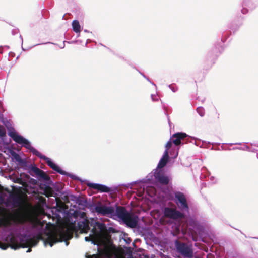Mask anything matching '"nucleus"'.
I'll return each instance as SVG.
<instances>
[{"label": "nucleus", "mask_w": 258, "mask_h": 258, "mask_svg": "<svg viewBox=\"0 0 258 258\" xmlns=\"http://www.w3.org/2000/svg\"><path fill=\"white\" fill-rule=\"evenodd\" d=\"M168 87L171 89L173 92H175L177 91V89H175L172 87L171 85H169Z\"/></svg>", "instance_id": "79ce46f5"}, {"label": "nucleus", "mask_w": 258, "mask_h": 258, "mask_svg": "<svg viewBox=\"0 0 258 258\" xmlns=\"http://www.w3.org/2000/svg\"><path fill=\"white\" fill-rule=\"evenodd\" d=\"M221 149L222 150H231V149L230 148H224L223 145L221 146Z\"/></svg>", "instance_id": "49530a36"}, {"label": "nucleus", "mask_w": 258, "mask_h": 258, "mask_svg": "<svg viewBox=\"0 0 258 258\" xmlns=\"http://www.w3.org/2000/svg\"><path fill=\"white\" fill-rule=\"evenodd\" d=\"M153 177L154 174H153L152 173H150L146 177V178H143L142 180H139L135 181H133L132 182H131L130 183L123 185L127 188H131V185H133L139 183L152 184L154 182Z\"/></svg>", "instance_id": "f3484780"}, {"label": "nucleus", "mask_w": 258, "mask_h": 258, "mask_svg": "<svg viewBox=\"0 0 258 258\" xmlns=\"http://www.w3.org/2000/svg\"><path fill=\"white\" fill-rule=\"evenodd\" d=\"M82 184L85 183L87 186L90 189H94L98 191L99 192L111 194L115 191H117V187H115L114 189H112L111 187H109L105 185L90 182L87 180H83L81 178V181H79Z\"/></svg>", "instance_id": "9d476101"}, {"label": "nucleus", "mask_w": 258, "mask_h": 258, "mask_svg": "<svg viewBox=\"0 0 258 258\" xmlns=\"http://www.w3.org/2000/svg\"><path fill=\"white\" fill-rule=\"evenodd\" d=\"M120 238L123 239L127 244H129L132 241V239L128 237V234L125 232H123L121 234Z\"/></svg>", "instance_id": "393cba45"}, {"label": "nucleus", "mask_w": 258, "mask_h": 258, "mask_svg": "<svg viewBox=\"0 0 258 258\" xmlns=\"http://www.w3.org/2000/svg\"><path fill=\"white\" fill-rule=\"evenodd\" d=\"M174 202L179 210L183 213L189 212V207L185 195L180 191L174 192Z\"/></svg>", "instance_id": "1a4fd4ad"}, {"label": "nucleus", "mask_w": 258, "mask_h": 258, "mask_svg": "<svg viewBox=\"0 0 258 258\" xmlns=\"http://www.w3.org/2000/svg\"><path fill=\"white\" fill-rule=\"evenodd\" d=\"M108 232L111 233H115L118 232L119 231L113 226H109L107 228Z\"/></svg>", "instance_id": "cd10ccee"}, {"label": "nucleus", "mask_w": 258, "mask_h": 258, "mask_svg": "<svg viewBox=\"0 0 258 258\" xmlns=\"http://www.w3.org/2000/svg\"><path fill=\"white\" fill-rule=\"evenodd\" d=\"M49 43H51L50 42H46V43H39V44H35L34 45H33L32 47H31L30 48H32L35 46H38V45H43V44H49ZM52 44H53L52 43H51Z\"/></svg>", "instance_id": "ea45409f"}, {"label": "nucleus", "mask_w": 258, "mask_h": 258, "mask_svg": "<svg viewBox=\"0 0 258 258\" xmlns=\"http://www.w3.org/2000/svg\"><path fill=\"white\" fill-rule=\"evenodd\" d=\"M186 137L189 138L190 136L183 132H179L174 134L166 144L165 149L169 150L171 147L172 144H174L175 147L178 150L179 147L184 144V140Z\"/></svg>", "instance_id": "6e6552de"}, {"label": "nucleus", "mask_w": 258, "mask_h": 258, "mask_svg": "<svg viewBox=\"0 0 258 258\" xmlns=\"http://www.w3.org/2000/svg\"><path fill=\"white\" fill-rule=\"evenodd\" d=\"M4 123L8 129V135L16 144L20 145L21 147H24L29 150L33 155L36 156L40 159L44 160L47 165L56 172L60 175L69 177L72 179L81 181V178L79 177L63 170L60 167L56 164L51 159L42 154L37 150L34 148L32 146L31 142L28 139L21 135L13 127L11 126V124L9 121H7V123L4 122Z\"/></svg>", "instance_id": "f257e3e1"}, {"label": "nucleus", "mask_w": 258, "mask_h": 258, "mask_svg": "<svg viewBox=\"0 0 258 258\" xmlns=\"http://www.w3.org/2000/svg\"><path fill=\"white\" fill-rule=\"evenodd\" d=\"M67 42L68 43H78V42L81 43L82 41L80 40H78L72 41L71 42Z\"/></svg>", "instance_id": "37998d69"}, {"label": "nucleus", "mask_w": 258, "mask_h": 258, "mask_svg": "<svg viewBox=\"0 0 258 258\" xmlns=\"http://www.w3.org/2000/svg\"><path fill=\"white\" fill-rule=\"evenodd\" d=\"M196 111L200 116L203 117L205 115V109L203 107H197Z\"/></svg>", "instance_id": "bb28decb"}, {"label": "nucleus", "mask_w": 258, "mask_h": 258, "mask_svg": "<svg viewBox=\"0 0 258 258\" xmlns=\"http://www.w3.org/2000/svg\"><path fill=\"white\" fill-rule=\"evenodd\" d=\"M44 172V171L39 169L35 163H33L27 171L29 175L33 177L36 178L37 179H38Z\"/></svg>", "instance_id": "6ab92c4d"}, {"label": "nucleus", "mask_w": 258, "mask_h": 258, "mask_svg": "<svg viewBox=\"0 0 258 258\" xmlns=\"http://www.w3.org/2000/svg\"><path fill=\"white\" fill-rule=\"evenodd\" d=\"M151 97L152 100L153 101H157L158 100V98L156 97L155 95L151 94Z\"/></svg>", "instance_id": "e433bc0d"}, {"label": "nucleus", "mask_w": 258, "mask_h": 258, "mask_svg": "<svg viewBox=\"0 0 258 258\" xmlns=\"http://www.w3.org/2000/svg\"><path fill=\"white\" fill-rule=\"evenodd\" d=\"M0 248L3 250H6L7 249L8 246H1Z\"/></svg>", "instance_id": "de8ad7c7"}, {"label": "nucleus", "mask_w": 258, "mask_h": 258, "mask_svg": "<svg viewBox=\"0 0 258 258\" xmlns=\"http://www.w3.org/2000/svg\"><path fill=\"white\" fill-rule=\"evenodd\" d=\"M145 240H146V244L151 247H153L152 242L157 245L160 243V240L152 232H149L148 235L145 237Z\"/></svg>", "instance_id": "aec40b11"}, {"label": "nucleus", "mask_w": 258, "mask_h": 258, "mask_svg": "<svg viewBox=\"0 0 258 258\" xmlns=\"http://www.w3.org/2000/svg\"><path fill=\"white\" fill-rule=\"evenodd\" d=\"M162 211L165 217L175 222H178L180 218L185 216V213L182 211L168 207H162Z\"/></svg>", "instance_id": "9b49d317"}, {"label": "nucleus", "mask_w": 258, "mask_h": 258, "mask_svg": "<svg viewBox=\"0 0 258 258\" xmlns=\"http://www.w3.org/2000/svg\"><path fill=\"white\" fill-rule=\"evenodd\" d=\"M240 149L239 150H246V151H250V147L246 145H244L243 147H239Z\"/></svg>", "instance_id": "72a5a7b5"}, {"label": "nucleus", "mask_w": 258, "mask_h": 258, "mask_svg": "<svg viewBox=\"0 0 258 258\" xmlns=\"http://www.w3.org/2000/svg\"><path fill=\"white\" fill-rule=\"evenodd\" d=\"M224 40L223 38L218 40L214 45L213 48L208 53L206 60L211 64H214L217 57L224 50Z\"/></svg>", "instance_id": "0eeeda50"}, {"label": "nucleus", "mask_w": 258, "mask_h": 258, "mask_svg": "<svg viewBox=\"0 0 258 258\" xmlns=\"http://www.w3.org/2000/svg\"><path fill=\"white\" fill-rule=\"evenodd\" d=\"M176 252L184 258H192L194 251L192 246L185 242L176 239L174 242Z\"/></svg>", "instance_id": "423d86ee"}, {"label": "nucleus", "mask_w": 258, "mask_h": 258, "mask_svg": "<svg viewBox=\"0 0 258 258\" xmlns=\"http://www.w3.org/2000/svg\"><path fill=\"white\" fill-rule=\"evenodd\" d=\"M0 107L1 108L3 109V104L2 102L0 101Z\"/></svg>", "instance_id": "bf43d9fd"}, {"label": "nucleus", "mask_w": 258, "mask_h": 258, "mask_svg": "<svg viewBox=\"0 0 258 258\" xmlns=\"http://www.w3.org/2000/svg\"><path fill=\"white\" fill-rule=\"evenodd\" d=\"M84 31L85 32H86V33H89V32H89L88 30H87V29H85V30H84Z\"/></svg>", "instance_id": "680f3d73"}, {"label": "nucleus", "mask_w": 258, "mask_h": 258, "mask_svg": "<svg viewBox=\"0 0 258 258\" xmlns=\"http://www.w3.org/2000/svg\"><path fill=\"white\" fill-rule=\"evenodd\" d=\"M224 144H226V143H223L222 145H224ZM228 145H240L241 143H229L228 144Z\"/></svg>", "instance_id": "a18cd8bd"}, {"label": "nucleus", "mask_w": 258, "mask_h": 258, "mask_svg": "<svg viewBox=\"0 0 258 258\" xmlns=\"http://www.w3.org/2000/svg\"><path fill=\"white\" fill-rule=\"evenodd\" d=\"M22 49L23 51H26V50L23 48V47L22 46Z\"/></svg>", "instance_id": "338daca9"}, {"label": "nucleus", "mask_w": 258, "mask_h": 258, "mask_svg": "<svg viewBox=\"0 0 258 258\" xmlns=\"http://www.w3.org/2000/svg\"><path fill=\"white\" fill-rule=\"evenodd\" d=\"M37 180L40 182V186L45 190L52 188V186L54 185V182L46 174L45 172L41 175Z\"/></svg>", "instance_id": "ddd939ff"}, {"label": "nucleus", "mask_w": 258, "mask_h": 258, "mask_svg": "<svg viewBox=\"0 0 258 258\" xmlns=\"http://www.w3.org/2000/svg\"><path fill=\"white\" fill-rule=\"evenodd\" d=\"M169 161V160L167 159L161 158L156 168L162 169V168L164 167L166 165Z\"/></svg>", "instance_id": "b1692460"}, {"label": "nucleus", "mask_w": 258, "mask_h": 258, "mask_svg": "<svg viewBox=\"0 0 258 258\" xmlns=\"http://www.w3.org/2000/svg\"><path fill=\"white\" fill-rule=\"evenodd\" d=\"M216 117H217V118L218 119L219 118V116H220V114L219 113H218L217 111L216 112Z\"/></svg>", "instance_id": "8fccbe9b"}, {"label": "nucleus", "mask_w": 258, "mask_h": 258, "mask_svg": "<svg viewBox=\"0 0 258 258\" xmlns=\"http://www.w3.org/2000/svg\"><path fill=\"white\" fill-rule=\"evenodd\" d=\"M10 179L14 183H18L19 179L17 177H13L12 176H9Z\"/></svg>", "instance_id": "f704fd0d"}, {"label": "nucleus", "mask_w": 258, "mask_h": 258, "mask_svg": "<svg viewBox=\"0 0 258 258\" xmlns=\"http://www.w3.org/2000/svg\"><path fill=\"white\" fill-rule=\"evenodd\" d=\"M177 156H178V152H176V155L173 157V158H175L177 157Z\"/></svg>", "instance_id": "052dcab7"}, {"label": "nucleus", "mask_w": 258, "mask_h": 258, "mask_svg": "<svg viewBox=\"0 0 258 258\" xmlns=\"http://www.w3.org/2000/svg\"><path fill=\"white\" fill-rule=\"evenodd\" d=\"M187 224L192 230L202 232L204 230V226L200 223L195 218L190 217L187 221Z\"/></svg>", "instance_id": "dca6fc26"}, {"label": "nucleus", "mask_w": 258, "mask_h": 258, "mask_svg": "<svg viewBox=\"0 0 258 258\" xmlns=\"http://www.w3.org/2000/svg\"><path fill=\"white\" fill-rule=\"evenodd\" d=\"M52 188L54 189V194L56 196H61L64 194L63 189L59 186L56 185V183H54V185L52 186Z\"/></svg>", "instance_id": "5701e85b"}, {"label": "nucleus", "mask_w": 258, "mask_h": 258, "mask_svg": "<svg viewBox=\"0 0 258 258\" xmlns=\"http://www.w3.org/2000/svg\"><path fill=\"white\" fill-rule=\"evenodd\" d=\"M40 231V229L37 228L33 224L30 225L16 224L5 231L3 237H5V241L9 242V247L12 249L17 250L23 247L21 244L15 242L13 235H15L20 242L25 243L31 237L35 236L36 232L39 233Z\"/></svg>", "instance_id": "7ed1b4c3"}, {"label": "nucleus", "mask_w": 258, "mask_h": 258, "mask_svg": "<svg viewBox=\"0 0 258 258\" xmlns=\"http://www.w3.org/2000/svg\"><path fill=\"white\" fill-rule=\"evenodd\" d=\"M240 25H234L233 23L231 24L229 27V28L230 29L231 31H232L233 32H235L240 27Z\"/></svg>", "instance_id": "7c9ffc66"}, {"label": "nucleus", "mask_w": 258, "mask_h": 258, "mask_svg": "<svg viewBox=\"0 0 258 258\" xmlns=\"http://www.w3.org/2000/svg\"><path fill=\"white\" fill-rule=\"evenodd\" d=\"M65 244L66 246H68L69 244V242L68 241H65Z\"/></svg>", "instance_id": "4d7b16f0"}, {"label": "nucleus", "mask_w": 258, "mask_h": 258, "mask_svg": "<svg viewBox=\"0 0 258 258\" xmlns=\"http://www.w3.org/2000/svg\"><path fill=\"white\" fill-rule=\"evenodd\" d=\"M85 240L86 242H91V243L94 244V245H97V243H96L95 241L90 236H86L85 237Z\"/></svg>", "instance_id": "c85d7f7f"}, {"label": "nucleus", "mask_w": 258, "mask_h": 258, "mask_svg": "<svg viewBox=\"0 0 258 258\" xmlns=\"http://www.w3.org/2000/svg\"><path fill=\"white\" fill-rule=\"evenodd\" d=\"M252 152H257L258 151V147L256 148H250V151Z\"/></svg>", "instance_id": "58836bf2"}, {"label": "nucleus", "mask_w": 258, "mask_h": 258, "mask_svg": "<svg viewBox=\"0 0 258 258\" xmlns=\"http://www.w3.org/2000/svg\"><path fill=\"white\" fill-rule=\"evenodd\" d=\"M0 203L8 209L14 210L21 205L22 199L19 194L8 190L0 194Z\"/></svg>", "instance_id": "39448f33"}, {"label": "nucleus", "mask_w": 258, "mask_h": 258, "mask_svg": "<svg viewBox=\"0 0 258 258\" xmlns=\"http://www.w3.org/2000/svg\"><path fill=\"white\" fill-rule=\"evenodd\" d=\"M4 123L8 129V135L16 144L20 145L21 147H24L29 150L33 155L36 156L40 159L44 160L47 165L56 172L60 175L69 177L72 179L81 181V178L79 177L63 170L60 167L56 164L51 159L42 154L37 150L34 148L32 146L31 142L28 139L21 135L13 127L11 126V124L9 121H7V123L4 122Z\"/></svg>", "instance_id": "f03ea898"}, {"label": "nucleus", "mask_w": 258, "mask_h": 258, "mask_svg": "<svg viewBox=\"0 0 258 258\" xmlns=\"http://www.w3.org/2000/svg\"><path fill=\"white\" fill-rule=\"evenodd\" d=\"M134 68H135L136 69L137 71H138L139 72V73L144 78H145L148 81H149L150 83H151L152 85H154V86H156V85L153 83V82H152L150 80V79H149V77H148L147 76H146L143 73H142V72H141L140 71H139L138 69H136L135 67H134Z\"/></svg>", "instance_id": "c756f323"}, {"label": "nucleus", "mask_w": 258, "mask_h": 258, "mask_svg": "<svg viewBox=\"0 0 258 258\" xmlns=\"http://www.w3.org/2000/svg\"><path fill=\"white\" fill-rule=\"evenodd\" d=\"M225 36H224V35H223L222 36V37L224 40V42L226 41V39H227V37H226L225 38H224ZM227 37H229V36H227Z\"/></svg>", "instance_id": "5fc2aeb1"}, {"label": "nucleus", "mask_w": 258, "mask_h": 258, "mask_svg": "<svg viewBox=\"0 0 258 258\" xmlns=\"http://www.w3.org/2000/svg\"><path fill=\"white\" fill-rule=\"evenodd\" d=\"M19 30L18 29H14L12 30V34L13 35L17 34L19 32Z\"/></svg>", "instance_id": "c9c22d12"}, {"label": "nucleus", "mask_w": 258, "mask_h": 258, "mask_svg": "<svg viewBox=\"0 0 258 258\" xmlns=\"http://www.w3.org/2000/svg\"><path fill=\"white\" fill-rule=\"evenodd\" d=\"M161 103H162V108L164 110V114L167 116L168 122V124H169L170 127H171V121L170 120L169 116L167 112V111H168L167 110V107L166 106L165 104L162 101H161Z\"/></svg>", "instance_id": "a878e982"}, {"label": "nucleus", "mask_w": 258, "mask_h": 258, "mask_svg": "<svg viewBox=\"0 0 258 258\" xmlns=\"http://www.w3.org/2000/svg\"><path fill=\"white\" fill-rule=\"evenodd\" d=\"M160 255H161L162 258H170L169 256L165 255L164 254H163L162 252H160Z\"/></svg>", "instance_id": "c03bdc74"}, {"label": "nucleus", "mask_w": 258, "mask_h": 258, "mask_svg": "<svg viewBox=\"0 0 258 258\" xmlns=\"http://www.w3.org/2000/svg\"><path fill=\"white\" fill-rule=\"evenodd\" d=\"M6 137L5 132L0 126V138L2 140H4Z\"/></svg>", "instance_id": "2f4dec72"}, {"label": "nucleus", "mask_w": 258, "mask_h": 258, "mask_svg": "<svg viewBox=\"0 0 258 258\" xmlns=\"http://www.w3.org/2000/svg\"><path fill=\"white\" fill-rule=\"evenodd\" d=\"M54 243H55V242H48V244L50 245V247H52ZM47 244V242L46 241H44V245H45V246H46Z\"/></svg>", "instance_id": "a19ab883"}, {"label": "nucleus", "mask_w": 258, "mask_h": 258, "mask_svg": "<svg viewBox=\"0 0 258 258\" xmlns=\"http://www.w3.org/2000/svg\"><path fill=\"white\" fill-rule=\"evenodd\" d=\"M80 36V33H78V35H77V37H79Z\"/></svg>", "instance_id": "774afa93"}, {"label": "nucleus", "mask_w": 258, "mask_h": 258, "mask_svg": "<svg viewBox=\"0 0 258 258\" xmlns=\"http://www.w3.org/2000/svg\"><path fill=\"white\" fill-rule=\"evenodd\" d=\"M31 251V249H30V248H29V249L27 250V251H26V252L28 253V252H30Z\"/></svg>", "instance_id": "e2e57ef3"}, {"label": "nucleus", "mask_w": 258, "mask_h": 258, "mask_svg": "<svg viewBox=\"0 0 258 258\" xmlns=\"http://www.w3.org/2000/svg\"><path fill=\"white\" fill-rule=\"evenodd\" d=\"M20 39H21L22 40V44H23V38H22V37L21 35H20Z\"/></svg>", "instance_id": "0e129e2a"}, {"label": "nucleus", "mask_w": 258, "mask_h": 258, "mask_svg": "<svg viewBox=\"0 0 258 258\" xmlns=\"http://www.w3.org/2000/svg\"><path fill=\"white\" fill-rule=\"evenodd\" d=\"M66 41H63V45H61V47H60L61 48H63L64 47V46H65V42Z\"/></svg>", "instance_id": "603ef678"}, {"label": "nucleus", "mask_w": 258, "mask_h": 258, "mask_svg": "<svg viewBox=\"0 0 258 258\" xmlns=\"http://www.w3.org/2000/svg\"><path fill=\"white\" fill-rule=\"evenodd\" d=\"M9 152L11 155L12 160L17 163V164L20 166L23 170L28 171L33 164V163L28 162L26 159L22 158L18 153L13 150L10 149Z\"/></svg>", "instance_id": "f8f14e48"}, {"label": "nucleus", "mask_w": 258, "mask_h": 258, "mask_svg": "<svg viewBox=\"0 0 258 258\" xmlns=\"http://www.w3.org/2000/svg\"><path fill=\"white\" fill-rule=\"evenodd\" d=\"M91 41H91L90 39H88L87 40V41H86V43H85V46H87V45L88 43H90V42H91Z\"/></svg>", "instance_id": "09e8293b"}, {"label": "nucleus", "mask_w": 258, "mask_h": 258, "mask_svg": "<svg viewBox=\"0 0 258 258\" xmlns=\"http://www.w3.org/2000/svg\"><path fill=\"white\" fill-rule=\"evenodd\" d=\"M184 140V144L187 143L188 142H192L193 141H194L195 145L197 146L200 147V148L203 147L204 144L207 143V142H206V141H202V142L201 143L200 140L197 139L195 137H191V136H190L189 138H186V137L185 138ZM207 144H212V145H214V144L220 145V143H211L210 142H208Z\"/></svg>", "instance_id": "a211bd4d"}, {"label": "nucleus", "mask_w": 258, "mask_h": 258, "mask_svg": "<svg viewBox=\"0 0 258 258\" xmlns=\"http://www.w3.org/2000/svg\"><path fill=\"white\" fill-rule=\"evenodd\" d=\"M72 29L76 33H79L81 31V26L78 20H74L72 23Z\"/></svg>", "instance_id": "4be33fe9"}, {"label": "nucleus", "mask_w": 258, "mask_h": 258, "mask_svg": "<svg viewBox=\"0 0 258 258\" xmlns=\"http://www.w3.org/2000/svg\"><path fill=\"white\" fill-rule=\"evenodd\" d=\"M239 231L240 232V233H241V234H243V235L245 236V237H246V236L244 234H243V233L242 232V231H240V230H239Z\"/></svg>", "instance_id": "69168bd1"}, {"label": "nucleus", "mask_w": 258, "mask_h": 258, "mask_svg": "<svg viewBox=\"0 0 258 258\" xmlns=\"http://www.w3.org/2000/svg\"><path fill=\"white\" fill-rule=\"evenodd\" d=\"M65 216L71 217H73L77 220L78 218L82 219L81 221H78L77 224L78 226H84L86 225V220L83 218L84 214L83 212L77 211H73L72 212L71 211H65L63 212Z\"/></svg>", "instance_id": "2eb2a0df"}, {"label": "nucleus", "mask_w": 258, "mask_h": 258, "mask_svg": "<svg viewBox=\"0 0 258 258\" xmlns=\"http://www.w3.org/2000/svg\"><path fill=\"white\" fill-rule=\"evenodd\" d=\"M70 198L71 200L76 204L88 208L91 213H96L98 215L106 216L113 219L115 216L120 218L124 215V210L120 209L117 204L115 205L114 207L100 203L95 204L88 201L87 199H82L80 196L74 195H71Z\"/></svg>", "instance_id": "20e7f679"}, {"label": "nucleus", "mask_w": 258, "mask_h": 258, "mask_svg": "<svg viewBox=\"0 0 258 258\" xmlns=\"http://www.w3.org/2000/svg\"><path fill=\"white\" fill-rule=\"evenodd\" d=\"M119 57L120 59H122V60H124V61H126V60L124 57H122V56H119Z\"/></svg>", "instance_id": "6e6d98bb"}, {"label": "nucleus", "mask_w": 258, "mask_h": 258, "mask_svg": "<svg viewBox=\"0 0 258 258\" xmlns=\"http://www.w3.org/2000/svg\"><path fill=\"white\" fill-rule=\"evenodd\" d=\"M37 179H35L34 178H31L30 179V182L31 183H32V184H36L37 182Z\"/></svg>", "instance_id": "4c0bfd02"}, {"label": "nucleus", "mask_w": 258, "mask_h": 258, "mask_svg": "<svg viewBox=\"0 0 258 258\" xmlns=\"http://www.w3.org/2000/svg\"><path fill=\"white\" fill-rule=\"evenodd\" d=\"M66 41H63V45H61V47H60L61 48H63L64 47V46H65V42Z\"/></svg>", "instance_id": "864d4df0"}, {"label": "nucleus", "mask_w": 258, "mask_h": 258, "mask_svg": "<svg viewBox=\"0 0 258 258\" xmlns=\"http://www.w3.org/2000/svg\"><path fill=\"white\" fill-rule=\"evenodd\" d=\"M203 171H204L205 170H207V168L205 167H203L202 169Z\"/></svg>", "instance_id": "13d9d810"}, {"label": "nucleus", "mask_w": 258, "mask_h": 258, "mask_svg": "<svg viewBox=\"0 0 258 258\" xmlns=\"http://www.w3.org/2000/svg\"><path fill=\"white\" fill-rule=\"evenodd\" d=\"M154 170V177L157 182L164 185L168 184L169 179L164 174L161 169L156 168Z\"/></svg>", "instance_id": "4468645a"}, {"label": "nucleus", "mask_w": 258, "mask_h": 258, "mask_svg": "<svg viewBox=\"0 0 258 258\" xmlns=\"http://www.w3.org/2000/svg\"><path fill=\"white\" fill-rule=\"evenodd\" d=\"M239 147H234L232 149V150H239Z\"/></svg>", "instance_id": "3c124183"}, {"label": "nucleus", "mask_w": 258, "mask_h": 258, "mask_svg": "<svg viewBox=\"0 0 258 258\" xmlns=\"http://www.w3.org/2000/svg\"><path fill=\"white\" fill-rule=\"evenodd\" d=\"M162 158H165V159H167V160H169L170 157L168 155V150H167V149L165 150Z\"/></svg>", "instance_id": "473e14b6"}, {"label": "nucleus", "mask_w": 258, "mask_h": 258, "mask_svg": "<svg viewBox=\"0 0 258 258\" xmlns=\"http://www.w3.org/2000/svg\"><path fill=\"white\" fill-rule=\"evenodd\" d=\"M256 6L252 3V0H244L241 12L243 14H245L248 13V10H252Z\"/></svg>", "instance_id": "412c9836"}]
</instances>
